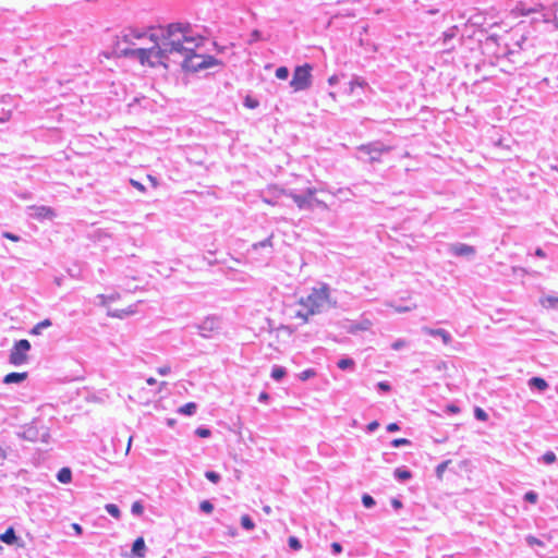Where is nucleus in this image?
Wrapping results in <instances>:
<instances>
[{
	"label": "nucleus",
	"instance_id": "obj_34",
	"mask_svg": "<svg viewBox=\"0 0 558 558\" xmlns=\"http://www.w3.org/2000/svg\"><path fill=\"white\" fill-rule=\"evenodd\" d=\"M288 543L293 550H299L302 547L300 541L295 536H290Z\"/></svg>",
	"mask_w": 558,
	"mask_h": 558
},
{
	"label": "nucleus",
	"instance_id": "obj_5",
	"mask_svg": "<svg viewBox=\"0 0 558 558\" xmlns=\"http://www.w3.org/2000/svg\"><path fill=\"white\" fill-rule=\"evenodd\" d=\"M31 350V343L26 339L16 341L9 355V362L13 366H20L28 361V352Z\"/></svg>",
	"mask_w": 558,
	"mask_h": 558
},
{
	"label": "nucleus",
	"instance_id": "obj_56",
	"mask_svg": "<svg viewBox=\"0 0 558 558\" xmlns=\"http://www.w3.org/2000/svg\"><path fill=\"white\" fill-rule=\"evenodd\" d=\"M258 399L260 401H267L269 399V395L267 392H260Z\"/></svg>",
	"mask_w": 558,
	"mask_h": 558
},
{
	"label": "nucleus",
	"instance_id": "obj_13",
	"mask_svg": "<svg viewBox=\"0 0 558 558\" xmlns=\"http://www.w3.org/2000/svg\"><path fill=\"white\" fill-rule=\"evenodd\" d=\"M132 556L143 558L145 556L146 546L143 537H137L132 545Z\"/></svg>",
	"mask_w": 558,
	"mask_h": 558
},
{
	"label": "nucleus",
	"instance_id": "obj_51",
	"mask_svg": "<svg viewBox=\"0 0 558 558\" xmlns=\"http://www.w3.org/2000/svg\"><path fill=\"white\" fill-rule=\"evenodd\" d=\"M378 426H379V423H378L377 421H373V422L368 423V425H367V429H368L369 432H373V430H375Z\"/></svg>",
	"mask_w": 558,
	"mask_h": 558
},
{
	"label": "nucleus",
	"instance_id": "obj_43",
	"mask_svg": "<svg viewBox=\"0 0 558 558\" xmlns=\"http://www.w3.org/2000/svg\"><path fill=\"white\" fill-rule=\"evenodd\" d=\"M252 36V39L251 41H258L262 39V35H260V32L258 29H254L251 34Z\"/></svg>",
	"mask_w": 558,
	"mask_h": 558
},
{
	"label": "nucleus",
	"instance_id": "obj_28",
	"mask_svg": "<svg viewBox=\"0 0 558 558\" xmlns=\"http://www.w3.org/2000/svg\"><path fill=\"white\" fill-rule=\"evenodd\" d=\"M289 76V70L287 66H279L276 70V77L279 80H287Z\"/></svg>",
	"mask_w": 558,
	"mask_h": 558
},
{
	"label": "nucleus",
	"instance_id": "obj_32",
	"mask_svg": "<svg viewBox=\"0 0 558 558\" xmlns=\"http://www.w3.org/2000/svg\"><path fill=\"white\" fill-rule=\"evenodd\" d=\"M557 460L556 454L553 451H547L543 454V461L546 464H553Z\"/></svg>",
	"mask_w": 558,
	"mask_h": 558
},
{
	"label": "nucleus",
	"instance_id": "obj_44",
	"mask_svg": "<svg viewBox=\"0 0 558 558\" xmlns=\"http://www.w3.org/2000/svg\"><path fill=\"white\" fill-rule=\"evenodd\" d=\"M377 386L380 390L386 391V392L391 389L390 385L386 381H379Z\"/></svg>",
	"mask_w": 558,
	"mask_h": 558
},
{
	"label": "nucleus",
	"instance_id": "obj_30",
	"mask_svg": "<svg viewBox=\"0 0 558 558\" xmlns=\"http://www.w3.org/2000/svg\"><path fill=\"white\" fill-rule=\"evenodd\" d=\"M199 508L205 513H211L214 510V506L209 500H203L199 504Z\"/></svg>",
	"mask_w": 558,
	"mask_h": 558
},
{
	"label": "nucleus",
	"instance_id": "obj_6",
	"mask_svg": "<svg viewBox=\"0 0 558 558\" xmlns=\"http://www.w3.org/2000/svg\"><path fill=\"white\" fill-rule=\"evenodd\" d=\"M145 32L129 27L122 32L120 36L117 37L116 48L120 51L121 54L125 56L122 52V49H130L129 45H134L135 40L142 39L145 37Z\"/></svg>",
	"mask_w": 558,
	"mask_h": 558
},
{
	"label": "nucleus",
	"instance_id": "obj_18",
	"mask_svg": "<svg viewBox=\"0 0 558 558\" xmlns=\"http://www.w3.org/2000/svg\"><path fill=\"white\" fill-rule=\"evenodd\" d=\"M197 405L194 402L185 403L184 405L178 409L180 414L184 415H193L196 412Z\"/></svg>",
	"mask_w": 558,
	"mask_h": 558
},
{
	"label": "nucleus",
	"instance_id": "obj_4",
	"mask_svg": "<svg viewBox=\"0 0 558 558\" xmlns=\"http://www.w3.org/2000/svg\"><path fill=\"white\" fill-rule=\"evenodd\" d=\"M177 60V63H180L184 70L190 72L208 68L211 64V62L206 61L204 56L195 53L194 50L183 53Z\"/></svg>",
	"mask_w": 558,
	"mask_h": 558
},
{
	"label": "nucleus",
	"instance_id": "obj_60",
	"mask_svg": "<svg viewBox=\"0 0 558 558\" xmlns=\"http://www.w3.org/2000/svg\"><path fill=\"white\" fill-rule=\"evenodd\" d=\"M147 384H148V385H155V384H156V379H155V378H153V377H149V378L147 379Z\"/></svg>",
	"mask_w": 558,
	"mask_h": 558
},
{
	"label": "nucleus",
	"instance_id": "obj_63",
	"mask_svg": "<svg viewBox=\"0 0 558 558\" xmlns=\"http://www.w3.org/2000/svg\"><path fill=\"white\" fill-rule=\"evenodd\" d=\"M132 184H133L134 186H136L137 189H140V190H144L143 185H142V184H140V183H137V182L132 181Z\"/></svg>",
	"mask_w": 558,
	"mask_h": 558
},
{
	"label": "nucleus",
	"instance_id": "obj_26",
	"mask_svg": "<svg viewBox=\"0 0 558 558\" xmlns=\"http://www.w3.org/2000/svg\"><path fill=\"white\" fill-rule=\"evenodd\" d=\"M241 525L245 530H253L255 527L254 522L252 521V519L247 514H243L241 517Z\"/></svg>",
	"mask_w": 558,
	"mask_h": 558
},
{
	"label": "nucleus",
	"instance_id": "obj_19",
	"mask_svg": "<svg viewBox=\"0 0 558 558\" xmlns=\"http://www.w3.org/2000/svg\"><path fill=\"white\" fill-rule=\"evenodd\" d=\"M0 539L7 544H13L16 539L13 527H9L4 533L0 535Z\"/></svg>",
	"mask_w": 558,
	"mask_h": 558
},
{
	"label": "nucleus",
	"instance_id": "obj_48",
	"mask_svg": "<svg viewBox=\"0 0 558 558\" xmlns=\"http://www.w3.org/2000/svg\"><path fill=\"white\" fill-rule=\"evenodd\" d=\"M157 372L160 375H167L170 373V366L166 365V366L159 367Z\"/></svg>",
	"mask_w": 558,
	"mask_h": 558
},
{
	"label": "nucleus",
	"instance_id": "obj_31",
	"mask_svg": "<svg viewBox=\"0 0 558 558\" xmlns=\"http://www.w3.org/2000/svg\"><path fill=\"white\" fill-rule=\"evenodd\" d=\"M474 415L477 420L483 422L488 420L487 413L482 408L478 407L474 409Z\"/></svg>",
	"mask_w": 558,
	"mask_h": 558
},
{
	"label": "nucleus",
	"instance_id": "obj_10",
	"mask_svg": "<svg viewBox=\"0 0 558 558\" xmlns=\"http://www.w3.org/2000/svg\"><path fill=\"white\" fill-rule=\"evenodd\" d=\"M361 150L371 155V159L375 160L383 153H387L390 150L388 146H374V145H363L360 147Z\"/></svg>",
	"mask_w": 558,
	"mask_h": 558
},
{
	"label": "nucleus",
	"instance_id": "obj_49",
	"mask_svg": "<svg viewBox=\"0 0 558 558\" xmlns=\"http://www.w3.org/2000/svg\"><path fill=\"white\" fill-rule=\"evenodd\" d=\"M331 548H332L333 553H336V554H340L342 550L341 545L337 542L331 544Z\"/></svg>",
	"mask_w": 558,
	"mask_h": 558
},
{
	"label": "nucleus",
	"instance_id": "obj_7",
	"mask_svg": "<svg viewBox=\"0 0 558 558\" xmlns=\"http://www.w3.org/2000/svg\"><path fill=\"white\" fill-rule=\"evenodd\" d=\"M118 298H119L118 294L102 296V303L107 306L108 314L113 317H119V318H122L126 315L132 314L134 312V310L132 308V305H128L125 307L114 306L116 299H118Z\"/></svg>",
	"mask_w": 558,
	"mask_h": 558
},
{
	"label": "nucleus",
	"instance_id": "obj_64",
	"mask_svg": "<svg viewBox=\"0 0 558 558\" xmlns=\"http://www.w3.org/2000/svg\"><path fill=\"white\" fill-rule=\"evenodd\" d=\"M131 441H132V437L129 438V441H128V448H126V452L130 450V447H131Z\"/></svg>",
	"mask_w": 558,
	"mask_h": 558
},
{
	"label": "nucleus",
	"instance_id": "obj_33",
	"mask_svg": "<svg viewBox=\"0 0 558 558\" xmlns=\"http://www.w3.org/2000/svg\"><path fill=\"white\" fill-rule=\"evenodd\" d=\"M132 513L136 514V515H142L143 512H144V507L143 505L141 504V501H134L132 504Z\"/></svg>",
	"mask_w": 558,
	"mask_h": 558
},
{
	"label": "nucleus",
	"instance_id": "obj_53",
	"mask_svg": "<svg viewBox=\"0 0 558 558\" xmlns=\"http://www.w3.org/2000/svg\"><path fill=\"white\" fill-rule=\"evenodd\" d=\"M391 505H392V507H393L395 509H400V508H402V502H401L399 499H397V498H393V499L391 500Z\"/></svg>",
	"mask_w": 558,
	"mask_h": 558
},
{
	"label": "nucleus",
	"instance_id": "obj_40",
	"mask_svg": "<svg viewBox=\"0 0 558 558\" xmlns=\"http://www.w3.org/2000/svg\"><path fill=\"white\" fill-rule=\"evenodd\" d=\"M526 542H527L531 546H534V545H536V546H543V545H544V543H543L542 541H539L538 538H536V537H535V536H533V535H529V536L526 537Z\"/></svg>",
	"mask_w": 558,
	"mask_h": 558
},
{
	"label": "nucleus",
	"instance_id": "obj_54",
	"mask_svg": "<svg viewBox=\"0 0 558 558\" xmlns=\"http://www.w3.org/2000/svg\"><path fill=\"white\" fill-rule=\"evenodd\" d=\"M403 345H404V341L399 340V341L393 342L391 347H392V349H395V350H399V349H400V348H402Z\"/></svg>",
	"mask_w": 558,
	"mask_h": 558
},
{
	"label": "nucleus",
	"instance_id": "obj_61",
	"mask_svg": "<svg viewBox=\"0 0 558 558\" xmlns=\"http://www.w3.org/2000/svg\"><path fill=\"white\" fill-rule=\"evenodd\" d=\"M263 510H264V512H265V513H267V514H269V513L271 512V508H270L269 506H265V507L263 508Z\"/></svg>",
	"mask_w": 558,
	"mask_h": 558
},
{
	"label": "nucleus",
	"instance_id": "obj_1",
	"mask_svg": "<svg viewBox=\"0 0 558 558\" xmlns=\"http://www.w3.org/2000/svg\"><path fill=\"white\" fill-rule=\"evenodd\" d=\"M160 34H150L154 46L148 49H122L126 57H136L142 65L167 68L169 63H177L183 53L194 50L197 40L189 33V26L173 23L166 28H159Z\"/></svg>",
	"mask_w": 558,
	"mask_h": 558
},
{
	"label": "nucleus",
	"instance_id": "obj_20",
	"mask_svg": "<svg viewBox=\"0 0 558 558\" xmlns=\"http://www.w3.org/2000/svg\"><path fill=\"white\" fill-rule=\"evenodd\" d=\"M57 477H58V481L61 483H69V482H71V478H72V472L69 468H62L58 472Z\"/></svg>",
	"mask_w": 558,
	"mask_h": 558
},
{
	"label": "nucleus",
	"instance_id": "obj_25",
	"mask_svg": "<svg viewBox=\"0 0 558 558\" xmlns=\"http://www.w3.org/2000/svg\"><path fill=\"white\" fill-rule=\"evenodd\" d=\"M337 365H338V367L340 369L344 371L347 368L353 367L354 366V361L352 359L344 357V359L339 360Z\"/></svg>",
	"mask_w": 558,
	"mask_h": 558
},
{
	"label": "nucleus",
	"instance_id": "obj_38",
	"mask_svg": "<svg viewBox=\"0 0 558 558\" xmlns=\"http://www.w3.org/2000/svg\"><path fill=\"white\" fill-rule=\"evenodd\" d=\"M316 375L315 371L314 369H305L303 371L301 374H300V379L301 380H306L311 377H314Z\"/></svg>",
	"mask_w": 558,
	"mask_h": 558
},
{
	"label": "nucleus",
	"instance_id": "obj_17",
	"mask_svg": "<svg viewBox=\"0 0 558 558\" xmlns=\"http://www.w3.org/2000/svg\"><path fill=\"white\" fill-rule=\"evenodd\" d=\"M529 384H530V386L535 387L536 389H538L541 391L547 389V387H548V384L546 383V380L541 377H532L529 380Z\"/></svg>",
	"mask_w": 558,
	"mask_h": 558
},
{
	"label": "nucleus",
	"instance_id": "obj_35",
	"mask_svg": "<svg viewBox=\"0 0 558 558\" xmlns=\"http://www.w3.org/2000/svg\"><path fill=\"white\" fill-rule=\"evenodd\" d=\"M205 476L208 481H210L211 483H218L219 480H220V475L214 471H207L205 473Z\"/></svg>",
	"mask_w": 558,
	"mask_h": 558
},
{
	"label": "nucleus",
	"instance_id": "obj_52",
	"mask_svg": "<svg viewBox=\"0 0 558 558\" xmlns=\"http://www.w3.org/2000/svg\"><path fill=\"white\" fill-rule=\"evenodd\" d=\"M387 430L397 432V430H399V425L397 423H390L387 425Z\"/></svg>",
	"mask_w": 558,
	"mask_h": 558
},
{
	"label": "nucleus",
	"instance_id": "obj_29",
	"mask_svg": "<svg viewBox=\"0 0 558 558\" xmlns=\"http://www.w3.org/2000/svg\"><path fill=\"white\" fill-rule=\"evenodd\" d=\"M106 510L108 513H110L113 518L119 519L120 518V510L119 508L113 504L106 505Z\"/></svg>",
	"mask_w": 558,
	"mask_h": 558
},
{
	"label": "nucleus",
	"instance_id": "obj_11",
	"mask_svg": "<svg viewBox=\"0 0 558 558\" xmlns=\"http://www.w3.org/2000/svg\"><path fill=\"white\" fill-rule=\"evenodd\" d=\"M199 329L202 331V335L206 337V332H211L219 329V322L215 317H207L199 326Z\"/></svg>",
	"mask_w": 558,
	"mask_h": 558
},
{
	"label": "nucleus",
	"instance_id": "obj_57",
	"mask_svg": "<svg viewBox=\"0 0 558 558\" xmlns=\"http://www.w3.org/2000/svg\"><path fill=\"white\" fill-rule=\"evenodd\" d=\"M448 411L452 412V413H458L460 411V409L457 407V405H448Z\"/></svg>",
	"mask_w": 558,
	"mask_h": 558
},
{
	"label": "nucleus",
	"instance_id": "obj_24",
	"mask_svg": "<svg viewBox=\"0 0 558 558\" xmlns=\"http://www.w3.org/2000/svg\"><path fill=\"white\" fill-rule=\"evenodd\" d=\"M395 475L401 481H407L412 477V474L410 471H408L405 469H400V468L395 470Z\"/></svg>",
	"mask_w": 558,
	"mask_h": 558
},
{
	"label": "nucleus",
	"instance_id": "obj_59",
	"mask_svg": "<svg viewBox=\"0 0 558 558\" xmlns=\"http://www.w3.org/2000/svg\"><path fill=\"white\" fill-rule=\"evenodd\" d=\"M535 254H536L537 256H539V257H544V256H545V253H544V251H543L542 248H537V250H536V252H535Z\"/></svg>",
	"mask_w": 558,
	"mask_h": 558
},
{
	"label": "nucleus",
	"instance_id": "obj_42",
	"mask_svg": "<svg viewBox=\"0 0 558 558\" xmlns=\"http://www.w3.org/2000/svg\"><path fill=\"white\" fill-rule=\"evenodd\" d=\"M265 246H271V235L268 239H266L265 241L255 243L253 245L254 248L265 247Z\"/></svg>",
	"mask_w": 558,
	"mask_h": 558
},
{
	"label": "nucleus",
	"instance_id": "obj_21",
	"mask_svg": "<svg viewBox=\"0 0 558 558\" xmlns=\"http://www.w3.org/2000/svg\"><path fill=\"white\" fill-rule=\"evenodd\" d=\"M51 326L50 319H44L40 323L36 324L31 330V335H40L43 328H47Z\"/></svg>",
	"mask_w": 558,
	"mask_h": 558
},
{
	"label": "nucleus",
	"instance_id": "obj_12",
	"mask_svg": "<svg viewBox=\"0 0 558 558\" xmlns=\"http://www.w3.org/2000/svg\"><path fill=\"white\" fill-rule=\"evenodd\" d=\"M27 377H28L27 372H21V373L13 372V373H9L4 376L3 383L7 385L19 384V383L24 381Z\"/></svg>",
	"mask_w": 558,
	"mask_h": 558
},
{
	"label": "nucleus",
	"instance_id": "obj_9",
	"mask_svg": "<svg viewBox=\"0 0 558 558\" xmlns=\"http://www.w3.org/2000/svg\"><path fill=\"white\" fill-rule=\"evenodd\" d=\"M316 194V190L308 189L304 195H292V199L300 209H313V195Z\"/></svg>",
	"mask_w": 558,
	"mask_h": 558
},
{
	"label": "nucleus",
	"instance_id": "obj_47",
	"mask_svg": "<svg viewBox=\"0 0 558 558\" xmlns=\"http://www.w3.org/2000/svg\"><path fill=\"white\" fill-rule=\"evenodd\" d=\"M318 206H324L326 208L324 201L318 199L315 197V195H313V208L318 207Z\"/></svg>",
	"mask_w": 558,
	"mask_h": 558
},
{
	"label": "nucleus",
	"instance_id": "obj_36",
	"mask_svg": "<svg viewBox=\"0 0 558 558\" xmlns=\"http://www.w3.org/2000/svg\"><path fill=\"white\" fill-rule=\"evenodd\" d=\"M195 434L201 438H207L211 435V432L208 428L198 427L196 428Z\"/></svg>",
	"mask_w": 558,
	"mask_h": 558
},
{
	"label": "nucleus",
	"instance_id": "obj_45",
	"mask_svg": "<svg viewBox=\"0 0 558 558\" xmlns=\"http://www.w3.org/2000/svg\"><path fill=\"white\" fill-rule=\"evenodd\" d=\"M449 461H445L442 462L441 464H439L437 466V473H438V476H441V474L444 473V471L446 470L447 465H448Z\"/></svg>",
	"mask_w": 558,
	"mask_h": 558
},
{
	"label": "nucleus",
	"instance_id": "obj_41",
	"mask_svg": "<svg viewBox=\"0 0 558 558\" xmlns=\"http://www.w3.org/2000/svg\"><path fill=\"white\" fill-rule=\"evenodd\" d=\"M410 441L405 438H397V439H393L391 445L393 447H399V446H403V445H409Z\"/></svg>",
	"mask_w": 558,
	"mask_h": 558
},
{
	"label": "nucleus",
	"instance_id": "obj_14",
	"mask_svg": "<svg viewBox=\"0 0 558 558\" xmlns=\"http://www.w3.org/2000/svg\"><path fill=\"white\" fill-rule=\"evenodd\" d=\"M451 252L457 256H470L474 254L475 250L468 244H456L451 246Z\"/></svg>",
	"mask_w": 558,
	"mask_h": 558
},
{
	"label": "nucleus",
	"instance_id": "obj_46",
	"mask_svg": "<svg viewBox=\"0 0 558 558\" xmlns=\"http://www.w3.org/2000/svg\"><path fill=\"white\" fill-rule=\"evenodd\" d=\"M3 236L10 241H13V242H17L19 241V236L13 234V233H10V232H4L3 233Z\"/></svg>",
	"mask_w": 558,
	"mask_h": 558
},
{
	"label": "nucleus",
	"instance_id": "obj_37",
	"mask_svg": "<svg viewBox=\"0 0 558 558\" xmlns=\"http://www.w3.org/2000/svg\"><path fill=\"white\" fill-rule=\"evenodd\" d=\"M362 502L366 508H371L375 505V500L373 499V497L367 494L362 496Z\"/></svg>",
	"mask_w": 558,
	"mask_h": 558
},
{
	"label": "nucleus",
	"instance_id": "obj_55",
	"mask_svg": "<svg viewBox=\"0 0 558 558\" xmlns=\"http://www.w3.org/2000/svg\"><path fill=\"white\" fill-rule=\"evenodd\" d=\"M72 527H73V530L75 531V533H76L77 535H81V534H82L83 530H82V526H81L80 524H77V523H73V524H72Z\"/></svg>",
	"mask_w": 558,
	"mask_h": 558
},
{
	"label": "nucleus",
	"instance_id": "obj_23",
	"mask_svg": "<svg viewBox=\"0 0 558 558\" xmlns=\"http://www.w3.org/2000/svg\"><path fill=\"white\" fill-rule=\"evenodd\" d=\"M36 216L40 218H51L53 216V211L49 207H38L36 208Z\"/></svg>",
	"mask_w": 558,
	"mask_h": 558
},
{
	"label": "nucleus",
	"instance_id": "obj_50",
	"mask_svg": "<svg viewBox=\"0 0 558 558\" xmlns=\"http://www.w3.org/2000/svg\"><path fill=\"white\" fill-rule=\"evenodd\" d=\"M245 104L248 108H255L258 105L256 100H252L250 97L246 98Z\"/></svg>",
	"mask_w": 558,
	"mask_h": 558
},
{
	"label": "nucleus",
	"instance_id": "obj_2",
	"mask_svg": "<svg viewBox=\"0 0 558 558\" xmlns=\"http://www.w3.org/2000/svg\"><path fill=\"white\" fill-rule=\"evenodd\" d=\"M327 301L328 290L326 288L314 289L306 298L300 299L299 306L305 307V311H295L294 317L304 324L310 316L318 313Z\"/></svg>",
	"mask_w": 558,
	"mask_h": 558
},
{
	"label": "nucleus",
	"instance_id": "obj_8",
	"mask_svg": "<svg viewBox=\"0 0 558 558\" xmlns=\"http://www.w3.org/2000/svg\"><path fill=\"white\" fill-rule=\"evenodd\" d=\"M544 9L543 4L534 3L527 7L524 2H519L511 9V14L515 17L526 16L532 13H537Z\"/></svg>",
	"mask_w": 558,
	"mask_h": 558
},
{
	"label": "nucleus",
	"instance_id": "obj_62",
	"mask_svg": "<svg viewBox=\"0 0 558 558\" xmlns=\"http://www.w3.org/2000/svg\"><path fill=\"white\" fill-rule=\"evenodd\" d=\"M555 22L558 26V5L556 7V10H555Z\"/></svg>",
	"mask_w": 558,
	"mask_h": 558
},
{
	"label": "nucleus",
	"instance_id": "obj_15",
	"mask_svg": "<svg viewBox=\"0 0 558 558\" xmlns=\"http://www.w3.org/2000/svg\"><path fill=\"white\" fill-rule=\"evenodd\" d=\"M539 304L546 310L558 311V296L546 295L539 299Z\"/></svg>",
	"mask_w": 558,
	"mask_h": 558
},
{
	"label": "nucleus",
	"instance_id": "obj_22",
	"mask_svg": "<svg viewBox=\"0 0 558 558\" xmlns=\"http://www.w3.org/2000/svg\"><path fill=\"white\" fill-rule=\"evenodd\" d=\"M367 86H368V84L365 80L356 77L350 82V93H354L356 87L365 88Z\"/></svg>",
	"mask_w": 558,
	"mask_h": 558
},
{
	"label": "nucleus",
	"instance_id": "obj_39",
	"mask_svg": "<svg viewBox=\"0 0 558 558\" xmlns=\"http://www.w3.org/2000/svg\"><path fill=\"white\" fill-rule=\"evenodd\" d=\"M524 499L529 501L530 504H535L537 501V494L534 492H527L524 495Z\"/></svg>",
	"mask_w": 558,
	"mask_h": 558
},
{
	"label": "nucleus",
	"instance_id": "obj_3",
	"mask_svg": "<svg viewBox=\"0 0 558 558\" xmlns=\"http://www.w3.org/2000/svg\"><path fill=\"white\" fill-rule=\"evenodd\" d=\"M312 85V66L308 63L294 69L290 86L294 92L305 90Z\"/></svg>",
	"mask_w": 558,
	"mask_h": 558
},
{
	"label": "nucleus",
	"instance_id": "obj_27",
	"mask_svg": "<svg viewBox=\"0 0 558 558\" xmlns=\"http://www.w3.org/2000/svg\"><path fill=\"white\" fill-rule=\"evenodd\" d=\"M286 376V369L283 367H275L271 372V377L276 380H280Z\"/></svg>",
	"mask_w": 558,
	"mask_h": 558
},
{
	"label": "nucleus",
	"instance_id": "obj_16",
	"mask_svg": "<svg viewBox=\"0 0 558 558\" xmlns=\"http://www.w3.org/2000/svg\"><path fill=\"white\" fill-rule=\"evenodd\" d=\"M424 330L426 333L430 336H439V338L442 339L445 344H449L451 342V336L444 329L425 328Z\"/></svg>",
	"mask_w": 558,
	"mask_h": 558
},
{
	"label": "nucleus",
	"instance_id": "obj_58",
	"mask_svg": "<svg viewBox=\"0 0 558 558\" xmlns=\"http://www.w3.org/2000/svg\"><path fill=\"white\" fill-rule=\"evenodd\" d=\"M337 82H338V76H337V75H332V76H330V77H329V80H328V83H329L330 85H333V84H336Z\"/></svg>",
	"mask_w": 558,
	"mask_h": 558
}]
</instances>
